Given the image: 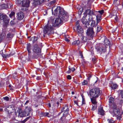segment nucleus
<instances>
[{
	"label": "nucleus",
	"instance_id": "6ab92c4d",
	"mask_svg": "<svg viewBox=\"0 0 123 123\" xmlns=\"http://www.w3.org/2000/svg\"><path fill=\"white\" fill-rule=\"evenodd\" d=\"M68 69L69 70L67 71V72L68 74L70 73L71 71L73 72L75 70L74 68L70 66H69Z\"/></svg>",
	"mask_w": 123,
	"mask_h": 123
},
{
	"label": "nucleus",
	"instance_id": "864d4df0",
	"mask_svg": "<svg viewBox=\"0 0 123 123\" xmlns=\"http://www.w3.org/2000/svg\"><path fill=\"white\" fill-rule=\"evenodd\" d=\"M85 100L83 99V98H82V103L83 104H85Z\"/></svg>",
	"mask_w": 123,
	"mask_h": 123
},
{
	"label": "nucleus",
	"instance_id": "603ef678",
	"mask_svg": "<svg viewBox=\"0 0 123 123\" xmlns=\"http://www.w3.org/2000/svg\"><path fill=\"white\" fill-rule=\"evenodd\" d=\"M65 40L66 41L68 42L69 41V40L67 38H65Z\"/></svg>",
	"mask_w": 123,
	"mask_h": 123
},
{
	"label": "nucleus",
	"instance_id": "2f4dec72",
	"mask_svg": "<svg viewBox=\"0 0 123 123\" xmlns=\"http://www.w3.org/2000/svg\"><path fill=\"white\" fill-rule=\"evenodd\" d=\"M31 40H33V42H34L37 40L38 38L37 37H32L31 38Z\"/></svg>",
	"mask_w": 123,
	"mask_h": 123
},
{
	"label": "nucleus",
	"instance_id": "0e129e2a",
	"mask_svg": "<svg viewBox=\"0 0 123 123\" xmlns=\"http://www.w3.org/2000/svg\"><path fill=\"white\" fill-rule=\"evenodd\" d=\"M0 123H2V122L0 120Z\"/></svg>",
	"mask_w": 123,
	"mask_h": 123
},
{
	"label": "nucleus",
	"instance_id": "f3484780",
	"mask_svg": "<svg viewBox=\"0 0 123 123\" xmlns=\"http://www.w3.org/2000/svg\"><path fill=\"white\" fill-rule=\"evenodd\" d=\"M97 22V23H98L100 21L101 19V16L100 15H98V14H97L96 16Z\"/></svg>",
	"mask_w": 123,
	"mask_h": 123
},
{
	"label": "nucleus",
	"instance_id": "a19ab883",
	"mask_svg": "<svg viewBox=\"0 0 123 123\" xmlns=\"http://www.w3.org/2000/svg\"><path fill=\"white\" fill-rule=\"evenodd\" d=\"M6 101H8L9 100V98L8 97H5L3 98Z\"/></svg>",
	"mask_w": 123,
	"mask_h": 123
},
{
	"label": "nucleus",
	"instance_id": "f8f14e48",
	"mask_svg": "<svg viewBox=\"0 0 123 123\" xmlns=\"http://www.w3.org/2000/svg\"><path fill=\"white\" fill-rule=\"evenodd\" d=\"M90 16V17L88 19L89 21H90L91 20L92 21V22L91 24V26L92 27H96L98 23H97V22L96 23L95 21L94 20L92 19H90V18H91V17H92V16ZM92 18V17H91V19Z\"/></svg>",
	"mask_w": 123,
	"mask_h": 123
},
{
	"label": "nucleus",
	"instance_id": "4be33fe9",
	"mask_svg": "<svg viewBox=\"0 0 123 123\" xmlns=\"http://www.w3.org/2000/svg\"><path fill=\"white\" fill-rule=\"evenodd\" d=\"M85 13L86 14L90 15L93 14V12H91V10L90 9H87L85 10Z\"/></svg>",
	"mask_w": 123,
	"mask_h": 123
},
{
	"label": "nucleus",
	"instance_id": "4c0bfd02",
	"mask_svg": "<svg viewBox=\"0 0 123 123\" xmlns=\"http://www.w3.org/2000/svg\"><path fill=\"white\" fill-rule=\"evenodd\" d=\"M92 111H94L96 108L97 107V105H92Z\"/></svg>",
	"mask_w": 123,
	"mask_h": 123
},
{
	"label": "nucleus",
	"instance_id": "338daca9",
	"mask_svg": "<svg viewBox=\"0 0 123 123\" xmlns=\"http://www.w3.org/2000/svg\"><path fill=\"white\" fill-rule=\"evenodd\" d=\"M76 122H78V123H79V120H77Z\"/></svg>",
	"mask_w": 123,
	"mask_h": 123
},
{
	"label": "nucleus",
	"instance_id": "473e14b6",
	"mask_svg": "<svg viewBox=\"0 0 123 123\" xmlns=\"http://www.w3.org/2000/svg\"><path fill=\"white\" fill-rule=\"evenodd\" d=\"M107 120L109 123H115V121L112 119H108Z\"/></svg>",
	"mask_w": 123,
	"mask_h": 123
},
{
	"label": "nucleus",
	"instance_id": "2eb2a0df",
	"mask_svg": "<svg viewBox=\"0 0 123 123\" xmlns=\"http://www.w3.org/2000/svg\"><path fill=\"white\" fill-rule=\"evenodd\" d=\"M13 36V34L11 33H9L7 34L6 38L7 39L8 42L9 40L10 39L12 38Z\"/></svg>",
	"mask_w": 123,
	"mask_h": 123
},
{
	"label": "nucleus",
	"instance_id": "a878e982",
	"mask_svg": "<svg viewBox=\"0 0 123 123\" xmlns=\"http://www.w3.org/2000/svg\"><path fill=\"white\" fill-rule=\"evenodd\" d=\"M81 39L83 42H86L87 41V38L85 37L83 35H81Z\"/></svg>",
	"mask_w": 123,
	"mask_h": 123
},
{
	"label": "nucleus",
	"instance_id": "c756f323",
	"mask_svg": "<svg viewBox=\"0 0 123 123\" xmlns=\"http://www.w3.org/2000/svg\"><path fill=\"white\" fill-rule=\"evenodd\" d=\"M26 1V4H23V5L27 7H29V6L30 2L29 0H25Z\"/></svg>",
	"mask_w": 123,
	"mask_h": 123
},
{
	"label": "nucleus",
	"instance_id": "f704fd0d",
	"mask_svg": "<svg viewBox=\"0 0 123 123\" xmlns=\"http://www.w3.org/2000/svg\"><path fill=\"white\" fill-rule=\"evenodd\" d=\"M15 13L13 12H11V13L9 15V16L10 18H14V16Z\"/></svg>",
	"mask_w": 123,
	"mask_h": 123
},
{
	"label": "nucleus",
	"instance_id": "a211bd4d",
	"mask_svg": "<svg viewBox=\"0 0 123 123\" xmlns=\"http://www.w3.org/2000/svg\"><path fill=\"white\" fill-rule=\"evenodd\" d=\"M27 48L29 54L31 52V45L29 43L27 44Z\"/></svg>",
	"mask_w": 123,
	"mask_h": 123
},
{
	"label": "nucleus",
	"instance_id": "393cba45",
	"mask_svg": "<svg viewBox=\"0 0 123 123\" xmlns=\"http://www.w3.org/2000/svg\"><path fill=\"white\" fill-rule=\"evenodd\" d=\"M80 43V41L79 40L75 41L72 43V44L74 45H78Z\"/></svg>",
	"mask_w": 123,
	"mask_h": 123
},
{
	"label": "nucleus",
	"instance_id": "9b49d317",
	"mask_svg": "<svg viewBox=\"0 0 123 123\" xmlns=\"http://www.w3.org/2000/svg\"><path fill=\"white\" fill-rule=\"evenodd\" d=\"M24 16L23 12H19L17 14V18L18 20H20L24 18Z\"/></svg>",
	"mask_w": 123,
	"mask_h": 123
},
{
	"label": "nucleus",
	"instance_id": "7c9ffc66",
	"mask_svg": "<svg viewBox=\"0 0 123 123\" xmlns=\"http://www.w3.org/2000/svg\"><path fill=\"white\" fill-rule=\"evenodd\" d=\"M106 47L105 45L103 46L101 48V51L103 52H105L106 51Z\"/></svg>",
	"mask_w": 123,
	"mask_h": 123
},
{
	"label": "nucleus",
	"instance_id": "e2e57ef3",
	"mask_svg": "<svg viewBox=\"0 0 123 123\" xmlns=\"http://www.w3.org/2000/svg\"><path fill=\"white\" fill-rule=\"evenodd\" d=\"M49 107H51V106L50 104V103L49 104Z\"/></svg>",
	"mask_w": 123,
	"mask_h": 123
},
{
	"label": "nucleus",
	"instance_id": "e433bc0d",
	"mask_svg": "<svg viewBox=\"0 0 123 123\" xmlns=\"http://www.w3.org/2000/svg\"><path fill=\"white\" fill-rule=\"evenodd\" d=\"M58 9L59 10V11L60 12V10L61 9V7L60 6H57L56 8L54 10L55 13H57V11Z\"/></svg>",
	"mask_w": 123,
	"mask_h": 123
},
{
	"label": "nucleus",
	"instance_id": "13d9d810",
	"mask_svg": "<svg viewBox=\"0 0 123 123\" xmlns=\"http://www.w3.org/2000/svg\"><path fill=\"white\" fill-rule=\"evenodd\" d=\"M74 82L76 84H77L78 83L76 80H74Z\"/></svg>",
	"mask_w": 123,
	"mask_h": 123
},
{
	"label": "nucleus",
	"instance_id": "423d86ee",
	"mask_svg": "<svg viewBox=\"0 0 123 123\" xmlns=\"http://www.w3.org/2000/svg\"><path fill=\"white\" fill-rule=\"evenodd\" d=\"M33 51L34 56L36 58H37L39 54L41 52V49L38 47L37 44L34 45L33 48Z\"/></svg>",
	"mask_w": 123,
	"mask_h": 123
},
{
	"label": "nucleus",
	"instance_id": "6e6d98bb",
	"mask_svg": "<svg viewBox=\"0 0 123 123\" xmlns=\"http://www.w3.org/2000/svg\"><path fill=\"white\" fill-rule=\"evenodd\" d=\"M74 102L77 105L78 104V103L77 101H74Z\"/></svg>",
	"mask_w": 123,
	"mask_h": 123
},
{
	"label": "nucleus",
	"instance_id": "de8ad7c7",
	"mask_svg": "<svg viewBox=\"0 0 123 123\" xmlns=\"http://www.w3.org/2000/svg\"><path fill=\"white\" fill-rule=\"evenodd\" d=\"M49 114V113H43V115L44 116H46Z\"/></svg>",
	"mask_w": 123,
	"mask_h": 123
},
{
	"label": "nucleus",
	"instance_id": "8fccbe9b",
	"mask_svg": "<svg viewBox=\"0 0 123 123\" xmlns=\"http://www.w3.org/2000/svg\"><path fill=\"white\" fill-rule=\"evenodd\" d=\"M80 56L82 57H83V55L82 54V52L81 51H80Z\"/></svg>",
	"mask_w": 123,
	"mask_h": 123
},
{
	"label": "nucleus",
	"instance_id": "3c124183",
	"mask_svg": "<svg viewBox=\"0 0 123 123\" xmlns=\"http://www.w3.org/2000/svg\"><path fill=\"white\" fill-rule=\"evenodd\" d=\"M88 76V80H90V79L92 77V75H91L89 74Z\"/></svg>",
	"mask_w": 123,
	"mask_h": 123
},
{
	"label": "nucleus",
	"instance_id": "412c9836",
	"mask_svg": "<svg viewBox=\"0 0 123 123\" xmlns=\"http://www.w3.org/2000/svg\"><path fill=\"white\" fill-rule=\"evenodd\" d=\"M60 123H67V122L64 117H61Z\"/></svg>",
	"mask_w": 123,
	"mask_h": 123
},
{
	"label": "nucleus",
	"instance_id": "ea45409f",
	"mask_svg": "<svg viewBox=\"0 0 123 123\" xmlns=\"http://www.w3.org/2000/svg\"><path fill=\"white\" fill-rule=\"evenodd\" d=\"M87 83L88 82L87 81L84 80L82 82V84L83 85H87Z\"/></svg>",
	"mask_w": 123,
	"mask_h": 123
},
{
	"label": "nucleus",
	"instance_id": "c03bdc74",
	"mask_svg": "<svg viewBox=\"0 0 123 123\" xmlns=\"http://www.w3.org/2000/svg\"><path fill=\"white\" fill-rule=\"evenodd\" d=\"M2 56L4 58H6L7 57V54H3V53L2 54Z\"/></svg>",
	"mask_w": 123,
	"mask_h": 123
},
{
	"label": "nucleus",
	"instance_id": "a18cd8bd",
	"mask_svg": "<svg viewBox=\"0 0 123 123\" xmlns=\"http://www.w3.org/2000/svg\"><path fill=\"white\" fill-rule=\"evenodd\" d=\"M16 2L18 4L21 3L20 0H16Z\"/></svg>",
	"mask_w": 123,
	"mask_h": 123
},
{
	"label": "nucleus",
	"instance_id": "b1692460",
	"mask_svg": "<svg viewBox=\"0 0 123 123\" xmlns=\"http://www.w3.org/2000/svg\"><path fill=\"white\" fill-rule=\"evenodd\" d=\"M113 4L116 6H117L119 4V1H118V0H114Z\"/></svg>",
	"mask_w": 123,
	"mask_h": 123
},
{
	"label": "nucleus",
	"instance_id": "39448f33",
	"mask_svg": "<svg viewBox=\"0 0 123 123\" xmlns=\"http://www.w3.org/2000/svg\"><path fill=\"white\" fill-rule=\"evenodd\" d=\"M51 22V24L53 27H55L60 25L62 21L60 18H57L54 21L53 19H50L49 20Z\"/></svg>",
	"mask_w": 123,
	"mask_h": 123
},
{
	"label": "nucleus",
	"instance_id": "c85d7f7f",
	"mask_svg": "<svg viewBox=\"0 0 123 123\" xmlns=\"http://www.w3.org/2000/svg\"><path fill=\"white\" fill-rule=\"evenodd\" d=\"M84 10L82 7L80 8L78 11L79 14L80 15H81Z\"/></svg>",
	"mask_w": 123,
	"mask_h": 123
},
{
	"label": "nucleus",
	"instance_id": "7ed1b4c3",
	"mask_svg": "<svg viewBox=\"0 0 123 123\" xmlns=\"http://www.w3.org/2000/svg\"><path fill=\"white\" fill-rule=\"evenodd\" d=\"M31 108L28 107H26L24 111H23L21 109L19 110L18 112V116L20 117H23L27 115L28 116L30 114Z\"/></svg>",
	"mask_w": 123,
	"mask_h": 123
},
{
	"label": "nucleus",
	"instance_id": "6e6552de",
	"mask_svg": "<svg viewBox=\"0 0 123 123\" xmlns=\"http://www.w3.org/2000/svg\"><path fill=\"white\" fill-rule=\"evenodd\" d=\"M6 34L4 32H3L0 33V43L2 41L5 43L8 42V39L6 38Z\"/></svg>",
	"mask_w": 123,
	"mask_h": 123
},
{
	"label": "nucleus",
	"instance_id": "f03ea898",
	"mask_svg": "<svg viewBox=\"0 0 123 123\" xmlns=\"http://www.w3.org/2000/svg\"><path fill=\"white\" fill-rule=\"evenodd\" d=\"M88 93L90 97L98 98L100 95V91L98 88H96L91 90Z\"/></svg>",
	"mask_w": 123,
	"mask_h": 123
},
{
	"label": "nucleus",
	"instance_id": "1a4fd4ad",
	"mask_svg": "<svg viewBox=\"0 0 123 123\" xmlns=\"http://www.w3.org/2000/svg\"><path fill=\"white\" fill-rule=\"evenodd\" d=\"M94 33L93 28H90L87 30L86 32L87 35L91 38H92L93 37Z\"/></svg>",
	"mask_w": 123,
	"mask_h": 123
},
{
	"label": "nucleus",
	"instance_id": "72a5a7b5",
	"mask_svg": "<svg viewBox=\"0 0 123 123\" xmlns=\"http://www.w3.org/2000/svg\"><path fill=\"white\" fill-rule=\"evenodd\" d=\"M118 87V86L116 84H113L111 86V88L113 89H116Z\"/></svg>",
	"mask_w": 123,
	"mask_h": 123
},
{
	"label": "nucleus",
	"instance_id": "bf43d9fd",
	"mask_svg": "<svg viewBox=\"0 0 123 123\" xmlns=\"http://www.w3.org/2000/svg\"><path fill=\"white\" fill-rule=\"evenodd\" d=\"M29 102V100H27L26 101V102H25V104H27Z\"/></svg>",
	"mask_w": 123,
	"mask_h": 123
},
{
	"label": "nucleus",
	"instance_id": "c9c22d12",
	"mask_svg": "<svg viewBox=\"0 0 123 123\" xmlns=\"http://www.w3.org/2000/svg\"><path fill=\"white\" fill-rule=\"evenodd\" d=\"M104 11L103 10H101L97 12V14H98V15H100L101 16V15L104 13Z\"/></svg>",
	"mask_w": 123,
	"mask_h": 123
},
{
	"label": "nucleus",
	"instance_id": "774afa93",
	"mask_svg": "<svg viewBox=\"0 0 123 123\" xmlns=\"http://www.w3.org/2000/svg\"><path fill=\"white\" fill-rule=\"evenodd\" d=\"M74 123H78V122H76Z\"/></svg>",
	"mask_w": 123,
	"mask_h": 123
},
{
	"label": "nucleus",
	"instance_id": "20e7f679",
	"mask_svg": "<svg viewBox=\"0 0 123 123\" xmlns=\"http://www.w3.org/2000/svg\"><path fill=\"white\" fill-rule=\"evenodd\" d=\"M115 106V107H113V108H110L113 110L111 112L112 114L114 116L117 117V118H120L121 115L120 110L117 107L116 105Z\"/></svg>",
	"mask_w": 123,
	"mask_h": 123
},
{
	"label": "nucleus",
	"instance_id": "dca6fc26",
	"mask_svg": "<svg viewBox=\"0 0 123 123\" xmlns=\"http://www.w3.org/2000/svg\"><path fill=\"white\" fill-rule=\"evenodd\" d=\"M97 98L92 97L91 98L92 103L93 105H96L97 102L96 101V98Z\"/></svg>",
	"mask_w": 123,
	"mask_h": 123
},
{
	"label": "nucleus",
	"instance_id": "5fc2aeb1",
	"mask_svg": "<svg viewBox=\"0 0 123 123\" xmlns=\"http://www.w3.org/2000/svg\"><path fill=\"white\" fill-rule=\"evenodd\" d=\"M55 3V1H51L50 2L51 4H54Z\"/></svg>",
	"mask_w": 123,
	"mask_h": 123
},
{
	"label": "nucleus",
	"instance_id": "052dcab7",
	"mask_svg": "<svg viewBox=\"0 0 123 123\" xmlns=\"http://www.w3.org/2000/svg\"><path fill=\"white\" fill-rule=\"evenodd\" d=\"M3 110V109L1 108H0V111L1 112Z\"/></svg>",
	"mask_w": 123,
	"mask_h": 123
},
{
	"label": "nucleus",
	"instance_id": "bb28decb",
	"mask_svg": "<svg viewBox=\"0 0 123 123\" xmlns=\"http://www.w3.org/2000/svg\"><path fill=\"white\" fill-rule=\"evenodd\" d=\"M20 2L21 3H22V6L24 7H27L25 6H24L23 5V4H26V1L25 0H20Z\"/></svg>",
	"mask_w": 123,
	"mask_h": 123
},
{
	"label": "nucleus",
	"instance_id": "09e8293b",
	"mask_svg": "<svg viewBox=\"0 0 123 123\" xmlns=\"http://www.w3.org/2000/svg\"><path fill=\"white\" fill-rule=\"evenodd\" d=\"M120 93L122 97L123 98V91H121Z\"/></svg>",
	"mask_w": 123,
	"mask_h": 123
},
{
	"label": "nucleus",
	"instance_id": "aec40b11",
	"mask_svg": "<svg viewBox=\"0 0 123 123\" xmlns=\"http://www.w3.org/2000/svg\"><path fill=\"white\" fill-rule=\"evenodd\" d=\"M69 109L68 108V106L67 105H65L63 107L62 109V111H69Z\"/></svg>",
	"mask_w": 123,
	"mask_h": 123
},
{
	"label": "nucleus",
	"instance_id": "37998d69",
	"mask_svg": "<svg viewBox=\"0 0 123 123\" xmlns=\"http://www.w3.org/2000/svg\"><path fill=\"white\" fill-rule=\"evenodd\" d=\"M43 0H37V4H40L42 2Z\"/></svg>",
	"mask_w": 123,
	"mask_h": 123
},
{
	"label": "nucleus",
	"instance_id": "9d476101",
	"mask_svg": "<svg viewBox=\"0 0 123 123\" xmlns=\"http://www.w3.org/2000/svg\"><path fill=\"white\" fill-rule=\"evenodd\" d=\"M114 101V99L112 97H111L109 98V103L110 108H112L113 107H115V105H116L113 102Z\"/></svg>",
	"mask_w": 123,
	"mask_h": 123
},
{
	"label": "nucleus",
	"instance_id": "5701e85b",
	"mask_svg": "<svg viewBox=\"0 0 123 123\" xmlns=\"http://www.w3.org/2000/svg\"><path fill=\"white\" fill-rule=\"evenodd\" d=\"M77 31L79 33H81L83 32V30L81 27L79 26L77 27Z\"/></svg>",
	"mask_w": 123,
	"mask_h": 123
},
{
	"label": "nucleus",
	"instance_id": "680f3d73",
	"mask_svg": "<svg viewBox=\"0 0 123 123\" xmlns=\"http://www.w3.org/2000/svg\"><path fill=\"white\" fill-rule=\"evenodd\" d=\"M55 8V7H53L52 8V11H53V9H54V8Z\"/></svg>",
	"mask_w": 123,
	"mask_h": 123
},
{
	"label": "nucleus",
	"instance_id": "79ce46f5",
	"mask_svg": "<svg viewBox=\"0 0 123 123\" xmlns=\"http://www.w3.org/2000/svg\"><path fill=\"white\" fill-rule=\"evenodd\" d=\"M75 26L77 27H79V26H80L79 25V22L78 21H77L76 22Z\"/></svg>",
	"mask_w": 123,
	"mask_h": 123
},
{
	"label": "nucleus",
	"instance_id": "4468645a",
	"mask_svg": "<svg viewBox=\"0 0 123 123\" xmlns=\"http://www.w3.org/2000/svg\"><path fill=\"white\" fill-rule=\"evenodd\" d=\"M81 22L83 24H86L88 22L87 17H83L81 20Z\"/></svg>",
	"mask_w": 123,
	"mask_h": 123
},
{
	"label": "nucleus",
	"instance_id": "ddd939ff",
	"mask_svg": "<svg viewBox=\"0 0 123 123\" xmlns=\"http://www.w3.org/2000/svg\"><path fill=\"white\" fill-rule=\"evenodd\" d=\"M98 114L101 115H104L105 114V111L103 109V108L100 107L98 109Z\"/></svg>",
	"mask_w": 123,
	"mask_h": 123
},
{
	"label": "nucleus",
	"instance_id": "f257e3e1",
	"mask_svg": "<svg viewBox=\"0 0 123 123\" xmlns=\"http://www.w3.org/2000/svg\"><path fill=\"white\" fill-rule=\"evenodd\" d=\"M51 23V22L49 21L47 24L44 26L43 30L44 37L46 34L49 35L53 33L54 28Z\"/></svg>",
	"mask_w": 123,
	"mask_h": 123
},
{
	"label": "nucleus",
	"instance_id": "cd10ccee",
	"mask_svg": "<svg viewBox=\"0 0 123 123\" xmlns=\"http://www.w3.org/2000/svg\"><path fill=\"white\" fill-rule=\"evenodd\" d=\"M104 43L105 44L107 45H109L110 43V41L107 39L105 40L104 41Z\"/></svg>",
	"mask_w": 123,
	"mask_h": 123
},
{
	"label": "nucleus",
	"instance_id": "0eeeda50",
	"mask_svg": "<svg viewBox=\"0 0 123 123\" xmlns=\"http://www.w3.org/2000/svg\"><path fill=\"white\" fill-rule=\"evenodd\" d=\"M0 20H3L6 24H8L9 22V20L7 16L3 13H0Z\"/></svg>",
	"mask_w": 123,
	"mask_h": 123
},
{
	"label": "nucleus",
	"instance_id": "49530a36",
	"mask_svg": "<svg viewBox=\"0 0 123 123\" xmlns=\"http://www.w3.org/2000/svg\"><path fill=\"white\" fill-rule=\"evenodd\" d=\"M67 78L69 80H70L71 79V77L70 75H68L67 76Z\"/></svg>",
	"mask_w": 123,
	"mask_h": 123
},
{
	"label": "nucleus",
	"instance_id": "58836bf2",
	"mask_svg": "<svg viewBox=\"0 0 123 123\" xmlns=\"http://www.w3.org/2000/svg\"><path fill=\"white\" fill-rule=\"evenodd\" d=\"M97 28V31L98 32H99L102 29L101 27L100 26H98Z\"/></svg>",
	"mask_w": 123,
	"mask_h": 123
},
{
	"label": "nucleus",
	"instance_id": "4d7b16f0",
	"mask_svg": "<svg viewBox=\"0 0 123 123\" xmlns=\"http://www.w3.org/2000/svg\"><path fill=\"white\" fill-rule=\"evenodd\" d=\"M24 9L25 8H22V10H23L24 11H25L26 10H27V9H26L25 8V9Z\"/></svg>",
	"mask_w": 123,
	"mask_h": 123
},
{
	"label": "nucleus",
	"instance_id": "69168bd1",
	"mask_svg": "<svg viewBox=\"0 0 123 123\" xmlns=\"http://www.w3.org/2000/svg\"><path fill=\"white\" fill-rule=\"evenodd\" d=\"M72 94H74V92H72Z\"/></svg>",
	"mask_w": 123,
	"mask_h": 123
}]
</instances>
